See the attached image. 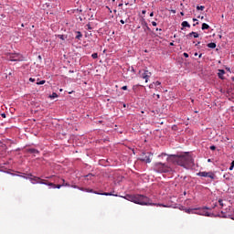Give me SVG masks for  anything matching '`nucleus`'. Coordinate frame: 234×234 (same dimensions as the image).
Wrapping results in <instances>:
<instances>
[{
  "label": "nucleus",
  "mask_w": 234,
  "mask_h": 234,
  "mask_svg": "<svg viewBox=\"0 0 234 234\" xmlns=\"http://www.w3.org/2000/svg\"><path fill=\"white\" fill-rule=\"evenodd\" d=\"M208 162H211V159H208Z\"/></svg>",
  "instance_id": "obj_56"
},
{
  "label": "nucleus",
  "mask_w": 234,
  "mask_h": 234,
  "mask_svg": "<svg viewBox=\"0 0 234 234\" xmlns=\"http://www.w3.org/2000/svg\"><path fill=\"white\" fill-rule=\"evenodd\" d=\"M208 48H217V44L215 42L207 44Z\"/></svg>",
  "instance_id": "obj_17"
},
{
  "label": "nucleus",
  "mask_w": 234,
  "mask_h": 234,
  "mask_svg": "<svg viewBox=\"0 0 234 234\" xmlns=\"http://www.w3.org/2000/svg\"><path fill=\"white\" fill-rule=\"evenodd\" d=\"M201 28H202V30H208L209 25H207V24H206V23H203Z\"/></svg>",
  "instance_id": "obj_18"
},
{
  "label": "nucleus",
  "mask_w": 234,
  "mask_h": 234,
  "mask_svg": "<svg viewBox=\"0 0 234 234\" xmlns=\"http://www.w3.org/2000/svg\"><path fill=\"white\" fill-rule=\"evenodd\" d=\"M192 36H193V37H199V35H198V33H197V32H191V33H189L186 37H192Z\"/></svg>",
  "instance_id": "obj_14"
},
{
  "label": "nucleus",
  "mask_w": 234,
  "mask_h": 234,
  "mask_svg": "<svg viewBox=\"0 0 234 234\" xmlns=\"http://www.w3.org/2000/svg\"><path fill=\"white\" fill-rule=\"evenodd\" d=\"M152 158H153V154H151V153H143L141 154L140 160H141V162H144L145 164H151Z\"/></svg>",
  "instance_id": "obj_5"
},
{
  "label": "nucleus",
  "mask_w": 234,
  "mask_h": 234,
  "mask_svg": "<svg viewBox=\"0 0 234 234\" xmlns=\"http://www.w3.org/2000/svg\"><path fill=\"white\" fill-rule=\"evenodd\" d=\"M224 74H226V70L218 69V76L219 80H224Z\"/></svg>",
  "instance_id": "obj_12"
},
{
  "label": "nucleus",
  "mask_w": 234,
  "mask_h": 234,
  "mask_svg": "<svg viewBox=\"0 0 234 234\" xmlns=\"http://www.w3.org/2000/svg\"><path fill=\"white\" fill-rule=\"evenodd\" d=\"M31 180H34V182H36L37 184H45L47 186V183L45 182V180L39 178V177H33L31 178Z\"/></svg>",
  "instance_id": "obj_10"
},
{
  "label": "nucleus",
  "mask_w": 234,
  "mask_h": 234,
  "mask_svg": "<svg viewBox=\"0 0 234 234\" xmlns=\"http://www.w3.org/2000/svg\"><path fill=\"white\" fill-rule=\"evenodd\" d=\"M62 186L70 187V185L69 183L62 184Z\"/></svg>",
  "instance_id": "obj_27"
},
{
  "label": "nucleus",
  "mask_w": 234,
  "mask_h": 234,
  "mask_svg": "<svg viewBox=\"0 0 234 234\" xmlns=\"http://www.w3.org/2000/svg\"><path fill=\"white\" fill-rule=\"evenodd\" d=\"M152 25H153V27H156L157 24H156V22L153 21Z\"/></svg>",
  "instance_id": "obj_34"
},
{
  "label": "nucleus",
  "mask_w": 234,
  "mask_h": 234,
  "mask_svg": "<svg viewBox=\"0 0 234 234\" xmlns=\"http://www.w3.org/2000/svg\"><path fill=\"white\" fill-rule=\"evenodd\" d=\"M143 14H145V11H143Z\"/></svg>",
  "instance_id": "obj_53"
},
{
  "label": "nucleus",
  "mask_w": 234,
  "mask_h": 234,
  "mask_svg": "<svg viewBox=\"0 0 234 234\" xmlns=\"http://www.w3.org/2000/svg\"><path fill=\"white\" fill-rule=\"evenodd\" d=\"M197 25H198V22H197L196 24H194V27H197Z\"/></svg>",
  "instance_id": "obj_41"
},
{
  "label": "nucleus",
  "mask_w": 234,
  "mask_h": 234,
  "mask_svg": "<svg viewBox=\"0 0 234 234\" xmlns=\"http://www.w3.org/2000/svg\"><path fill=\"white\" fill-rule=\"evenodd\" d=\"M46 81L45 80H40L37 82V85H45Z\"/></svg>",
  "instance_id": "obj_23"
},
{
  "label": "nucleus",
  "mask_w": 234,
  "mask_h": 234,
  "mask_svg": "<svg viewBox=\"0 0 234 234\" xmlns=\"http://www.w3.org/2000/svg\"><path fill=\"white\" fill-rule=\"evenodd\" d=\"M29 81H31L32 83H34V81H36V79L30 78V79H29Z\"/></svg>",
  "instance_id": "obj_29"
},
{
  "label": "nucleus",
  "mask_w": 234,
  "mask_h": 234,
  "mask_svg": "<svg viewBox=\"0 0 234 234\" xmlns=\"http://www.w3.org/2000/svg\"><path fill=\"white\" fill-rule=\"evenodd\" d=\"M199 58H202V54H199Z\"/></svg>",
  "instance_id": "obj_50"
},
{
  "label": "nucleus",
  "mask_w": 234,
  "mask_h": 234,
  "mask_svg": "<svg viewBox=\"0 0 234 234\" xmlns=\"http://www.w3.org/2000/svg\"><path fill=\"white\" fill-rule=\"evenodd\" d=\"M197 45H200V42H197Z\"/></svg>",
  "instance_id": "obj_55"
},
{
  "label": "nucleus",
  "mask_w": 234,
  "mask_h": 234,
  "mask_svg": "<svg viewBox=\"0 0 234 234\" xmlns=\"http://www.w3.org/2000/svg\"><path fill=\"white\" fill-rule=\"evenodd\" d=\"M6 58L9 61H23V56L19 53H9Z\"/></svg>",
  "instance_id": "obj_4"
},
{
  "label": "nucleus",
  "mask_w": 234,
  "mask_h": 234,
  "mask_svg": "<svg viewBox=\"0 0 234 234\" xmlns=\"http://www.w3.org/2000/svg\"><path fill=\"white\" fill-rule=\"evenodd\" d=\"M47 186H50V187H53V189H61L63 187V184L61 185H55L54 183H48Z\"/></svg>",
  "instance_id": "obj_11"
},
{
  "label": "nucleus",
  "mask_w": 234,
  "mask_h": 234,
  "mask_svg": "<svg viewBox=\"0 0 234 234\" xmlns=\"http://www.w3.org/2000/svg\"><path fill=\"white\" fill-rule=\"evenodd\" d=\"M180 14H181V16H184V12H181Z\"/></svg>",
  "instance_id": "obj_47"
},
{
  "label": "nucleus",
  "mask_w": 234,
  "mask_h": 234,
  "mask_svg": "<svg viewBox=\"0 0 234 234\" xmlns=\"http://www.w3.org/2000/svg\"><path fill=\"white\" fill-rule=\"evenodd\" d=\"M224 178H227V176H226V175H224Z\"/></svg>",
  "instance_id": "obj_51"
},
{
  "label": "nucleus",
  "mask_w": 234,
  "mask_h": 234,
  "mask_svg": "<svg viewBox=\"0 0 234 234\" xmlns=\"http://www.w3.org/2000/svg\"><path fill=\"white\" fill-rule=\"evenodd\" d=\"M233 165H231L230 166H229V171H233Z\"/></svg>",
  "instance_id": "obj_35"
},
{
  "label": "nucleus",
  "mask_w": 234,
  "mask_h": 234,
  "mask_svg": "<svg viewBox=\"0 0 234 234\" xmlns=\"http://www.w3.org/2000/svg\"><path fill=\"white\" fill-rule=\"evenodd\" d=\"M156 97L158 100H160V94H157Z\"/></svg>",
  "instance_id": "obj_38"
},
{
  "label": "nucleus",
  "mask_w": 234,
  "mask_h": 234,
  "mask_svg": "<svg viewBox=\"0 0 234 234\" xmlns=\"http://www.w3.org/2000/svg\"><path fill=\"white\" fill-rule=\"evenodd\" d=\"M193 21L195 22V21H197V18H193Z\"/></svg>",
  "instance_id": "obj_46"
},
{
  "label": "nucleus",
  "mask_w": 234,
  "mask_h": 234,
  "mask_svg": "<svg viewBox=\"0 0 234 234\" xmlns=\"http://www.w3.org/2000/svg\"><path fill=\"white\" fill-rule=\"evenodd\" d=\"M207 207H203L198 210L197 215H203L204 217H209V212L206 211Z\"/></svg>",
  "instance_id": "obj_9"
},
{
  "label": "nucleus",
  "mask_w": 234,
  "mask_h": 234,
  "mask_svg": "<svg viewBox=\"0 0 234 234\" xmlns=\"http://www.w3.org/2000/svg\"><path fill=\"white\" fill-rule=\"evenodd\" d=\"M205 8H206V6H204V5H197V10H201V11H203V10H205Z\"/></svg>",
  "instance_id": "obj_19"
},
{
  "label": "nucleus",
  "mask_w": 234,
  "mask_h": 234,
  "mask_svg": "<svg viewBox=\"0 0 234 234\" xmlns=\"http://www.w3.org/2000/svg\"><path fill=\"white\" fill-rule=\"evenodd\" d=\"M183 56H184L185 58H189V54H187V53H184Z\"/></svg>",
  "instance_id": "obj_30"
},
{
  "label": "nucleus",
  "mask_w": 234,
  "mask_h": 234,
  "mask_svg": "<svg viewBox=\"0 0 234 234\" xmlns=\"http://www.w3.org/2000/svg\"><path fill=\"white\" fill-rule=\"evenodd\" d=\"M195 56H198V53H195Z\"/></svg>",
  "instance_id": "obj_49"
},
{
  "label": "nucleus",
  "mask_w": 234,
  "mask_h": 234,
  "mask_svg": "<svg viewBox=\"0 0 234 234\" xmlns=\"http://www.w3.org/2000/svg\"><path fill=\"white\" fill-rule=\"evenodd\" d=\"M120 23H121L122 25H125V21H123V20H121Z\"/></svg>",
  "instance_id": "obj_36"
},
{
  "label": "nucleus",
  "mask_w": 234,
  "mask_h": 234,
  "mask_svg": "<svg viewBox=\"0 0 234 234\" xmlns=\"http://www.w3.org/2000/svg\"><path fill=\"white\" fill-rule=\"evenodd\" d=\"M149 89H154V82L149 85Z\"/></svg>",
  "instance_id": "obj_28"
},
{
  "label": "nucleus",
  "mask_w": 234,
  "mask_h": 234,
  "mask_svg": "<svg viewBox=\"0 0 234 234\" xmlns=\"http://www.w3.org/2000/svg\"><path fill=\"white\" fill-rule=\"evenodd\" d=\"M122 90H127V86H122Z\"/></svg>",
  "instance_id": "obj_33"
},
{
  "label": "nucleus",
  "mask_w": 234,
  "mask_h": 234,
  "mask_svg": "<svg viewBox=\"0 0 234 234\" xmlns=\"http://www.w3.org/2000/svg\"><path fill=\"white\" fill-rule=\"evenodd\" d=\"M170 45H171V47H173V45H174V44H173V42H172V43H170Z\"/></svg>",
  "instance_id": "obj_48"
},
{
  "label": "nucleus",
  "mask_w": 234,
  "mask_h": 234,
  "mask_svg": "<svg viewBox=\"0 0 234 234\" xmlns=\"http://www.w3.org/2000/svg\"><path fill=\"white\" fill-rule=\"evenodd\" d=\"M201 19H204V16H201Z\"/></svg>",
  "instance_id": "obj_54"
},
{
  "label": "nucleus",
  "mask_w": 234,
  "mask_h": 234,
  "mask_svg": "<svg viewBox=\"0 0 234 234\" xmlns=\"http://www.w3.org/2000/svg\"><path fill=\"white\" fill-rule=\"evenodd\" d=\"M146 30H151V28H149V27H146Z\"/></svg>",
  "instance_id": "obj_43"
},
{
  "label": "nucleus",
  "mask_w": 234,
  "mask_h": 234,
  "mask_svg": "<svg viewBox=\"0 0 234 234\" xmlns=\"http://www.w3.org/2000/svg\"><path fill=\"white\" fill-rule=\"evenodd\" d=\"M162 156H167L166 154H162L161 155H158L159 158H162Z\"/></svg>",
  "instance_id": "obj_31"
},
{
  "label": "nucleus",
  "mask_w": 234,
  "mask_h": 234,
  "mask_svg": "<svg viewBox=\"0 0 234 234\" xmlns=\"http://www.w3.org/2000/svg\"><path fill=\"white\" fill-rule=\"evenodd\" d=\"M125 199L139 206H157L158 207H166L165 205L151 203V199L144 195H126Z\"/></svg>",
  "instance_id": "obj_1"
},
{
  "label": "nucleus",
  "mask_w": 234,
  "mask_h": 234,
  "mask_svg": "<svg viewBox=\"0 0 234 234\" xmlns=\"http://www.w3.org/2000/svg\"><path fill=\"white\" fill-rule=\"evenodd\" d=\"M155 30H156V31H159V30L162 31V29H159V28H156Z\"/></svg>",
  "instance_id": "obj_44"
},
{
  "label": "nucleus",
  "mask_w": 234,
  "mask_h": 234,
  "mask_svg": "<svg viewBox=\"0 0 234 234\" xmlns=\"http://www.w3.org/2000/svg\"><path fill=\"white\" fill-rule=\"evenodd\" d=\"M88 193H94L95 195H103L104 197H118V195H113L112 193H99V192H96V191H93L92 189L90 190H87Z\"/></svg>",
  "instance_id": "obj_8"
},
{
  "label": "nucleus",
  "mask_w": 234,
  "mask_h": 234,
  "mask_svg": "<svg viewBox=\"0 0 234 234\" xmlns=\"http://www.w3.org/2000/svg\"><path fill=\"white\" fill-rule=\"evenodd\" d=\"M27 152L30 154H39V151L37 149H35V148H29L27 150Z\"/></svg>",
  "instance_id": "obj_13"
},
{
  "label": "nucleus",
  "mask_w": 234,
  "mask_h": 234,
  "mask_svg": "<svg viewBox=\"0 0 234 234\" xmlns=\"http://www.w3.org/2000/svg\"><path fill=\"white\" fill-rule=\"evenodd\" d=\"M215 149H217V146H215V145H211V146H210V150H211V151H215Z\"/></svg>",
  "instance_id": "obj_26"
},
{
  "label": "nucleus",
  "mask_w": 234,
  "mask_h": 234,
  "mask_svg": "<svg viewBox=\"0 0 234 234\" xmlns=\"http://www.w3.org/2000/svg\"><path fill=\"white\" fill-rule=\"evenodd\" d=\"M91 58H92L93 59H98V53H93V54L91 55Z\"/></svg>",
  "instance_id": "obj_21"
},
{
  "label": "nucleus",
  "mask_w": 234,
  "mask_h": 234,
  "mask_svg": "<svg viewBox=\"0 0 234 234\" xmlns=\"http://www.w3.org/2000/svg\"><path fill=\"white\" fill-rule=\"evenodd\" d=\"M218 204H219V206H221V207H224V200L218 199Z\"/></svg>",
  "instance_id": "obj_22"
},
{
  "label": "nucleus",
  "mask_w": 234,
  "mask_h": 234,
  "mask_svg": "<svg viewBox=\"0 0 234 234\" xmlns=\"http://www.w3.org/2000/svg\"><path fill=\"white\" fill-rule=\"evenodd\" d=\"M231 165H232V167H234V161L231 162Z\"/></svg>",
  "instance_id": "obj_40"
},
{
  "label": "nucleus",
  "mask_w": 234,
  "mask_h": 234,
  "mask_svg": "<svg viewBox=\"0 0 234 234\" xmlns=\"http://www.w3.org/2000/svg\"><path fill=\"white\" fill-rule=\"evenodd\" d=\"M198 176H203L205 178H211V180H215V174L213 172H199Z\"/></svg>",
  "instance_id": "obj_6"
},
{
  "label": "nucleus",
  "mask_w": 234,
  "mask_h": 234,
  "mask_svg": "<svg viewBox=\"0 0 234 234\" xmlns=\"http://www.w3.org/2000/svg\"><path fill=\"white\" fill-rule=\"evenodd\" d=\"M172 156V162H174V164H177V165H180L181 167H185V169H189V167H193V165H195V160H193V157L188 153Z\"/></svg>",
  "instance_id": "obj_2"
},
{
  "label": "nucleus",
  "mask_w": 234,
  "mask_h": 234,
  "mask_svg": "<svg viewBox=\"0 0 234 234\" xmlns=\"http://www.w3.org/2000/svg\"><path fill=\"white\" fill-rule=\"evenodd\" d=\"M127 107V105L126 104H123V108L125 109Z\"/></svg>",
  "instance_id": "obj_45"
},
{
  "label": "nucleus",
  "mask_w": 234,
  "mask_h": 234,
  "mask_svg": "<svg viewBox=\"0 0 234 234\" xmlns=\"http://www.w3.org/2000/svg\"><path fill=\"white\" fill-rule=\"evenodd\" d=\"M69 72H74V71L69 70Z\"/></svg>",
  "instance_id": "obj_57"
},
{
  "label": "nucleus",
  "mask_w": 234,
  "mask_h": 234,
  "mask_svg": "<svg viewBox=\"0 0 234 234\" xmlns=\"http://www.w3.org/2000/svg\"><path fill=\"white\" fill-rule=\"evenodd\" d=\"M76 34H77V36L75 37V39L80 40L81 37H83V34H81V32L76 31Z\"/></svg>",
  "instance_id": "obj_15"
},
{
  "label": "nucleus",
  "mask_w": 234,
  "mask_h": 234,
  "mask_svg": "<svg viewBox=\"0 0 234 234\" xmlns=\"http://www.w3.org/2000/svg\"><path fill=\"white\" fill-rule=\"evenodd\" d=\"M154 16V13L152 12V13L150 14V17H153Z\"/></svg>",
  "instance_id": "obj_37"
},
{
  "label": "nucleus",
  "mask_w": 234,
  "mask_h": 234,
  "mask_svg": "<svg viewBox=\"0 0 234 234\" xmlns=\"http://www.w3.org/2000/svg\"><path fill=\"white\" fill-rule=\"evenodd\" d=\"M2 116H3L4 118L5 117V114H3Z\"/></svg>",
  "instance_id": "obj_52"
},
{
  "label": "nucleus",
  "mask_w": 234,
  "mask_h": 234,
  "mask_svg": "<svg viewBox=\"0 0 234 234\" xmlns=\"http://www.w3.org/2000/svg\"><path fill=\"white\" fill-rule=\"evenodd\" d=\"M119 6H123V4H119Z\"/></svg>",
  "instance_id": "obj_42"
},
{
  "label": "nucleus",
  "mask_w": 234,
  "mask_h": 234,
  "mask_svg": "<svg viewBox=\"0 0 234 234\" xmlns=\"http://www.w3.org/2000/svg\"><path fill=\"white\" fill-rule=\"evenodd\" d=\"M88 30H92V27L90 26V24L87 25Z\"/></svg>",
  "instance_id": "obj_32"
},
{
  "label": "nucleus",
  "mask_w": 234,
  "mask_h": 234,
  "mask_svg": "<svg viewBox=\"0 0 234 234\" xmlns=\"http://www.w3.org/2000/svg\"><path fill=\"white\" fill-rule=\"evenodd\" d=\"M61 182H62V184H66V183H65V179H61Z\"/></svg>",
  "instance_id": "obj_39"
},
{
  "label": "nucleus",
  "mask_w": 234,
  "mask_h": 234,
  "mask_svg": "<svg viewBox=\"0 0 234 234\" xmlns=\"http://www.w3.org/2000/svg\"><path fill=\"white\" fill-rule=\"evenodd\" d=\"M154 85L155 86V87H160L161 85H162V82H160V81H155V82H154Z\"/></svg>",
  "instance_id": "obj_20"
},
{
  "label": "nucleus",
  "mask_w": 234,
  "mask_h": 234,
  "mask_svg": "<svg viewBox=\"0 0 234 234\" xmlns=\"http://www.w3.org/2000/svg\"><path fill=\"white\" fill-rule=\"evenodd\" d=\"M51 98H53V99H54V98H58V93L53 92L52 95H51Z\"/></svg>",
  "instance_id": "obj_25"
},
{
  "label": "nucleus",
  "mask_w": 234,
  "mask_h": 234,
  "mask_svg": "<svg viewBox=\"0 0 234 234\" xmlns=\"http://www.w3.org/2000/svg\"><path fill=\"white\" fill-rule=\"evenodd\" d=\"M153 74L149 70H144V73H142L141 78L143 80H145V83H149V78H151Z\"/></svg>",
  "instance_id": "obj_7"
},
{
  "label": "nucleus",
  "mask_w": 234,
  "mask_h": 234,
  "mask_svg": "<svg viewBox=\"0 0 234 234\" xmlns=\"http://www.w3.org/2000/svg\"><path fill=\"white\" fill-rule=\"evenodd\" d=\"M59 39H62V41H65V36L64 35H58Z\"/></svg>",
  "instance_id": "obj_24"
},
{
  "label": "nucleus",
  "mask_w": 234,
  "mask_h": 234,
  "mask_svg": "<svg viewBox=\"0 0 234 234\" xmlns=\"http://www.w3.org/2000/svg\"><path fill=\"white\" fill-rule=\"evenodd\" d=\"M154 171L156 173H169V171H171V167L162 162H157L154 164Z\"/></svg>",
  "instance_id": "obj_3"
},
{
  "label": "nucleus",
  "mask_w": 234,
  "mask_h": 234,
  "mask_svg": "<svg viewBox=\"0 0 234 234\" xmlns=\"http://www.w3.org/2000/svg\"><path fill=\"white\" fill-rule=\"evenodd\" d=\"M181 26H182L183 27L191 28V25H189L187 21L182 22Z\"/></svg>",
  "instance_id": "obj_16"
}]
</instances>
